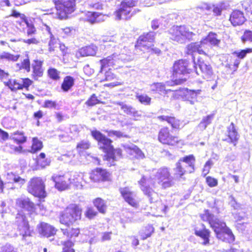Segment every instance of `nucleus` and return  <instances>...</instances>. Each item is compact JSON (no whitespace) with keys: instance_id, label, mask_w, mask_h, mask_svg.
Listing matches in <instances>:
<instances>
[{"instance_id":"nucleus-33","label":"nucleus","mask_w":252,"mask_h":252,"mask_svg":"<svg viewBox=\"0 0 252 252\" xmlns=\"http://www.w3.org/2000/svg\"><path fill=\"white\" fill-rule=\"evenodd\" d=\"M90 147V143L87 140H82L78 143L76 146V150L80 157H88L90 153L88 150Z\"/></svg>"},{"instance_id":"nucleus-16","label":"nucleus","mask_w":252,"mask_h":252,"mask_svg":"<svg viewBox=\"0 0 252 252\" xmlns=\"http://www.w3.org/2000/svg\"><path fill=\"white\" fill-rule=\"evenodd\" d=\"M200 91V90L194 91L186 89L182 92L174 91V95L177 94L182 96L183 100L191 105H194L197 102V94Z\"/></svg>"},{"instance_id":"nucleus-43","label":"nucleus","mask_w":252,"mask_h":252,"mask_svg":"<svg viewBox=\"0 0 252 252\" xmlns=\"http://www.w3.org/2000/svg\"><path fill=\"white\" fill-rule=\"evenodd\" d=\"M5 86L8 87L12 91H16L18 90H22L21 81L19 80H8L5 82Z\"/></svg>"},{"instance_id":"nucleus-48","label":"nucleus","mask_w":252,"mask_h":252,"mask_svg":"<svg viewBox=\"0 0 252 252\" xmlns=\"http://www.w3.org/2000/svg\"><path fill=\"white\" fill-rule=\"evenodd\" d=\"M252 53V48H247L240 51H236L232 53L238 59L242 60L245 58L248 54Z\"/></svg>"},{"instance_id":"nucleus-17","label":"nucleus","mask_w":252,"mask_h":252,"mask_svg":"<svg viewBox=\"0 0 252 252\" xmlns=\"http://www.w3.org/2000/svg\"><path fill=\"white\" fill-rule=\"evenodd\" d=\"M119 191L126 202L132 207H136L137 206V202L136 200V194L129 188H120Z\"/></svg>"},{"instance_id":"nucleus-11","label":"nucleus","mask_w":252,"mask_h":252,"mask_svg":"<svg viewBox=\"0 0 252 252\" xmlns=\"http://www.w3.org/2000/svg\"><path fill=\"white\" fill-rule=\"evenodd\" d=\"M185 81L184 79H175L174 81L166 82L165 84L162 83H155L150 85V90L153 92L158 93L160 94H166L169 92H173L174 91L171 89H166V86H172L174 85H179L182 84Z\"/></svg>"},{"instance_id":"nucleus-60","label":"nucleus","mask_w":252,"mask_h":252,"mask_svg":"<svg viewBox=\"0 0 252 252\" xmlns=\"http://www.w3.org/2000/svg\"><path fill=\"white\" fill-rule=\"evenodd\" d=\"M28 28L27 30V35L30 37L32 36V34H34L36 32V29L34 25L32 23H27L26 24Z\"/></svg>"},{"instance_id":"nucleus-51","label":"nucleus","mask_w":252,"mask_h":252,"mask_svg":"<svg viewBox=\"0 0 252 252\" xmlns=\"http://www.w3.org/2000/svg\"><path fill=\"white\" fill-rule=\"evenodd\" d=\"M136 98L143 104L149 105L151 103V98L147 94H137Z\"/></svg>"},{"instance_id":"nucleus-29","label":"nucleus","mask_w":252,"mask_h":252,"mask_svg":"<svg viewBox=\"0 0 252 252\" xmlns=\"http://www.w3.org/2000/svg\"><path fill=\"white\" fill-rule=\"evenodd\" d=\"M229 20L233 26L242 25L246 19L244 14L240 10H235L230 15Z\"/></svg>"},{"instance_id":"nucleus-45","label":"nucleus","mask_w":252,"mask_h":252,"mask_svg":"<svg viewBox=\"0 0 252 252\" xmlns=\"http://www.w3.org/2000/svg\"><path fill=\"white\" fill-rule=\"evenodd\" d=\"M94 204L100 213L104 214L106 212L107 205L104 200L100 198H97L94 200Z\"/></svg>"},{"instance_id":"nucleus-62","label":"nucleus","mask_w":252,"mask_h":252,"mask_svg":"<svg viewBox=\"0 0 252 252\" xmlns=\"http://www.w3.org/2000/svg\"><path fill=\"white\" fill-rule=\"evenodd\" d=\"M105 81H111L113 79H117V76L115 75L109 68L108 71L105 72Z\"/></svg>"},{"instance_id":"nucleus-53","label":"nucleus","mask_w":252,"mask_h":252,"mask_svg":"<svg viewBox=\"0 0 252 252\" xmlns=\"http://www.w3.org/2000/svg\"><path fill=\"white\" fill-rule=\"evenodd\" d=\"M48 76L53 80H58L60 78V72L56 68L50 67L47 70Z\"/></svg>"},{"instance_id":"nucleus-10","label":"nucleus","mask_w":252,"mask_h":252,"mask_svg":"<svg viewBox=\"0 0 252 252\" xmlns=\"http://www.w3.org/2000/svg\"><path fill=\"white\" fill-rule=\"evenodd\" d=\"M15 223L23 239L26 240L27 237L31 236V231L28 222L23 213H19L17 214Z\"/></svg>"},{"instance_id":"nucleus-42","label":"nucleus","mask_w":252,"mask_h":252,"mask_svg":"<svg viewBox=\"0 0 252 252\" xmlns=\"http://www.w3.org/2000/svg\"><path fill=\"white\" fill-rule=\"evenodd\" d=\"M159 120L161 121H165L171 125L172 127L174 128H178L180 126L179 121L175 117H169L168 116H160L158 117Z\"/></svg>"},{"instance_id":"nucleus-1","label":"nucleus","mask_w":252,"mask_h":252,"mask_svg":"<svg viewBox=\"0 0 252 252\" xmlns=\"http://www.w3.org/2000/svg\"><path fill=\"white\" fill-rule=\"evenodd\" d=\"M153 172L154 177L151 176L150 179L146 180L145 177L143 176L141 180L139 181L141 190L144 194L149 198L150 202L156 200L158 198V194L149 187V183L155 186V182L157 181L163 189L171 187L173 184V178L168 168L163 167L158 169L156 172Z\"/></svg>"},{"instance_id":"nucleus-38","label":"nucleus","mask_w":252,"mask_h":252,"mask_svg":"<svg viewBox=\"0 0 252 252\" xmlns=\"http://www.w3.org/2000/svg\"><path fill=\"white\" fill-rule=\"evenodd\" d=\"M214 117L215 114H211L203 117L198 126L199 128L201 130L205 129L207 126L211 124Z\"/></svg>"},{"instance_id":"nucleus-54","label":"nucleus","mask_w":252,"mask_h":252,"mask_svg":"<svg viewBox=\"0 0 252 252\" xmlns=\"http://www.w3.org/2000/svg\"><path fill=\"white\" fill-rule=\"evenodd\" d=\"M95 161L99 165L106 164L107 166H111L115 165L116 158H102V161H101L99 158H95Z\"/></svg>"},{"instance_id":"nucleus-35","label":"nucleus","mask_w":252,"mask_h":252,"mask_svg":"<svg viewBox=\"0 0 252 252\" xmlns=\"http://www.w3.org/2000/svg\"><path fill=\"white\" fill-rule=\"evenodd\" d=\"M75 80V79L71 76H65L61 85L62 90L64 93L68 92L74 85Z\"/></svg>"},{"instance_id":"nucleus-37","label":"nucleus","mask_w":252,"mask_h":252,"mask_svg":"<svg viewBox=\"0 0 252 252\" xmlns=\"http://www.w3.org/2000/svg\"><path fill=\"white\" fill-rule=\"evenodd\" d=\"M61 230L64 235L66 236L67 238L70 239L76 238L80 233V230L77 228H61Z\"/></svg>"},{"instance_id":"nucleus-5","label":"nucleus","mask_w":252,"mask_h":252,"mask_svg":"<svg viewBox=\"0 0 252 252\" xmlns=\"http://www.w3.org/2000/svg\"><path fill=\"white\" fill-rule=\"evenodd\" d=\"M81 210L76 204L68 206L60 214V221L61 223L69 226L81 219Z\"/></svg>"},{"instance_id":"nucleus-58","label":"nucleus","mask_w":252,"mask_h":252,"mask_svg":"<svg viewBox=\"0 0 252 252\" xmlns=\"http://www.w3.org/2000/svg\"><path fill=\"white\" fill-rule=\"evenodd\" d=\"M243 8L245 9L246 13H252V0H249L244 2L242 4Z\"/></svg>"},{"instance_id":"nucleus-46","label":"nucleus","mask_w":252,"mask_h":252,"mask_svg":"<svg viewBox=\"0 0 252 252\" xmlns=\"http://www.w3.org/2000/svg\"><path fill=\"white\" fill-rule=\"evenodd\" d=\"M183 164V166H186V169L185 170V172H188L191 173L194 170L193 163L195 161V158H183L180 160Z\"/></svg>"},{"instance_id":"nucleus-28","label":"nucleus","mask_w":252,"mask_h":252,"mask_svg":"<svg viewBox=\"0 0 252 252\" xmlns=\"http://www.w3.org/2000/svg\"><path fill=\"white\" fill-rule=\"evenodd\" d=\"M16 205L17 207L27 210L33 211L34 209V205L29 198L26 197H21L16 199Z\"/></svg>"},{"instance_id":"nucleus-25","label":"nucleus","mask_w":252,"mask_h":252,"mask_svg":"<svg viewBox=\"0 0 252 252\" xmlns=\"http://www.w3.org/2000/svg\"><path fill=\"white\" fill-rule=\"evenodd\" d=\"M43 61L38 60H34L32 64V68L33 78L37 80L43 76L44 69L42 67Z\"/></svg>"},{"instance_id":"nucleus-64","label":"nucleus","mask_w":252,"mask_h":252,"mask_svg":"<svg viewBox=\"0 0 252 252\" xmlns=\"http://www.w3.org/2000/svg\"><path fill=\"white\" fill-rule=\"evenodd\" d=\"M1 252H16V251L12 245L6 244L2 247Z\"/></svg>"},{"instance_id":"nucleus-14","label":"nucleus","mask_w":252,"mask_h":252,"mask_svg":"<svg viewBox=\"0 0 252 252\" xmlns=\"http://www.w3.org/2000/svg\"><path fill=\"white\" fill-rule=\"evenodd\" d=\"M55 183V187L60 190L68 189L71 184V175L69 173L63 175L54 174L51 178Z\"/></svg>"},{"instance_id":"nucleus-47","label":"nucleus","mask_w":252,"mask_h":252,"mask_svg":"<svg viewBox=\"0 0 252 252\" xmlns=\"http://www.w3.org/2000/svg\"><path fill=\"white\" fill-rule=\"evenodd\" d=\"M10 139H13L18 143H23L27 140V137L24 136L23 132L19 131L13 133L10 137Z\"/></svg>"},{"instance_id":"nucleus-49","label":"nucleus","mask_w":252,"mask_h":252,"mask_svg":"<svg viewBox=\"0 0 252 252\" xmlns=\"http://www.w3.org/2000/svg\"><path fill=\"white\" fill-rule=\"evenodd\" d=\"M58 245H63L64 246L62 252H75L74 250L71 248L74 245L73 242L71 240L67 241H61L58 242Z\"/></svg>"},{"instance_id":"nucleus-30","label":"nucleus","mask_w":252,"mask_h":252,"mask_svg":"<svg viewBox=\"0 0 252 252\" xmlns=\"http://www.w3.org/2000/svg\"><path fill=\"white\" fill-rule=\"evenodd\" d=\"M122 146L129 155L134 156L135 158H143L144 155L142 151L136 145L130 143L123 144Z\"/></svg>"},{"instance_id":"nucleus-20","label":"nucleus","mask_w":252,"mask_h":252,"mask_svg":"<svg viewBox=\"0 0 252 252\" xmlns=\"http://www.w3.org/2000/svg\"><path fill=\"white\" fill-rule=\"evenodd\" d=\"M210 226L214 229L216 236L218 238H222V234L220 233L224 229L228 231V227L226 226V223L219 220L215 216L210 222Z\"/></svg>"},{"instance_id":"nucleus-36","label":"nucleus","mask_w":252,"mask_h":252,"mask_svg":"<svg viewBox=\"0 0 252 252\" xmlns=\"http://www.w3.org/2000/svg\"><path fill=\"white\" fill-rule=\"evenodd\" d=\"M6 179L9 181V182H13L14 183L17 184L20 187L24 185L26 182V180L18 175L13 173L12 172L7 173L6 175Z\"/></svg>"},{"instance_id":"nucleus-61","label":"nucleus","mask_w":252,"mask_h":252,"mask_svg":"<svg viewBox=\"0 0 252 252\" xmlns=\"http://www.w3.org/2000/svg\"><path fill=\"white\" fill-rule=\"evenodd\" d=\"M50 38L48 46L49 50L51 52L54 50L55 46L57 43V40L52 34L50 35Z\"/></svg>"},{"instance_id":"nucleus-22","label":"nucleus","mask_w":252,"mask_h":252,"mask_svg":"<svg viewBox=\"0 0 252 252\" xmlns=\"http://www.w3.org/2000/svg\"><path fill=\"white\" fill-rule=\"evenodd\" d=\"M201 40L206 50L208 49L210 46H218L220 42V39L218 38V34L213 32H210Z\"/></svg>"},{"instance_id":"nucleus-41","label":"nucleus","mask_w":252,"mask_h":252,"mask_svg":"<svg viewBox=\"0 0 252 252\" xmlns=\"http://www.w3.org/2000/svg\"><path fill=\"white\" fill-rule=\"evenodd\" d=\"M43 148L42 142L37 137H33L32 139V145L31 149L28 151L31 153H36L40 151Z\"/></svg>"},{"instance_id":"nucleus-19","label":"nucleus","mask_w":252,"mask_h":252,"mask_svg":"<svg viewBox=\"0 0 252 252\" xmlns=\"http://www.w3.org/2000/svg\"><path fill=\"white\" fill-rule=\"evenodd\" d=\"M117 104L120 106L121 109L125 114L132 116L134 121H137L141 117V112L137 110L131 105L126 104L123 102H119Z\"/></svg>"},{"instance_id":"nucleus-4","label":"nucleus","mask_w":252,"mask_h":252,"mask_svg":"<svg viewBox=\"0 0 252 252\" xmlns=\"http://www.w3.org/2000/svg\"><path fill=\"white\" fill-rule=\"evenodd\" d=\"M169 34L170 39L180 43H185L187 40H193L196 35L185 26L173 27L169 30Z\"/></svg>"},{"instance_id":"nucleus-7","label":"nucleus","mask_w":252,"mask_h":252,"mask_svg":"<svg viewBox=\"0 0 252 252\" xmlns=\"http://www.w3.org/2000/svg\"><path fill=\"white\" fill-rule=\"evenodd\" d=\"M45 184L40 177H33L29 181L27 190L34 196L44 198L46 196Z\"/></svg>"},{"instance_id":"nucleus-40","label":"nucleus","mask_w":252,"mask_h":252,"mask_svg":"<svg viewBox=\"0 0 252 252\" xmlns=\"http://www.w3.org/2000/svg\"><path fill=\"white\" fill-rule=\"evenodd\" d=\"M228 231L226 229H224L220 233L222 234V238H218L219 240H221L223 242H225L228 243H231L234 241L235 237L232 233V231L228 228Z\"/></svg>"},{"instance_id":"nucleus-52","label":"nucleus","mask_w":252,"mask_h":252,"mask_svg":"<svg viewBox=\"0 0 252 252\" xmlns=\"http://www.w3.org/2000/svg\"><path fill=\"white\" fill-rule=\"evenodd\" d=\"M241 38L244 44L252 43V31L250 30L245 31Z\"/></svg>"},{"instance_id":"nucleus-13","label":"nucleus","mask_w":252,"mask_h":252,"mask_svg":"<svg viewBox=\"0 0 252 252\" xmlns=\"http://www.w3.org/2000/svg\"><path fill=\"white\" fill-rule=\"evenodd\" d=\"M158 140L163 144L172 146L176 145L181 142L178 137L170 134L169 130L167 127L162 128L159 130Z\"/></svg>"},{"instance_id":"nucleus-63","label":"nucleus","mask_w":252,"mask_h":252,"mask_svg":"<svg viewBox=\"0 0 252 252\" xmlns=\"http://www.w3.org/2000/svg\"><path fill=\"white\" fill-rule=\"evenodd\" d=\"M97 213L93 208H88L85 213V216L89 219H93L96 216Z\"/></svg>"},{"instance_id":"nucleus-2","label":"nucleus","mask_w":252,"mask_h":252,"mask_svg":"<svg viewBox=\"0 0 252 252\" xmlns=\"http://www.w3.org/2000/svg\"><path fill=\"white\" fill-rule=\"evenodd\" d=\"M91 135L98 142L99 149L106 154V158H116V157L121 156L122 150L120 148L114 149L112 144L113 141L99 131L92 130Z\"/></svg>"},{"instance_id":"nucleus-59","label":"nucleus","mask_w":252,"mask_h":252,"mask_svg":"<svg viewBox=\"0 0 252 252\" xmlns=\"http://www.w3.org/2000/svg\"><path fill=\"white\" fill-rule=\"evenodd\" d=\"M20 68L25 69L27 72H29L31 70V63L28 57L27 59H24L21 63Z\"/></svg>"},{"instance_id":"nucleus-55","label":"nucleus","mask_w":252,"mask_h":252,"mask_svg":"<svg viewBox=\"0 0 252 252\" xmlns=\"http://www.w3.org/2000/svg\"><path fill=\"white\" fill-rule=\"evenodd\" d=\"M106 132H107V134L108 136L112 137L113 136H115L118 138L121 137H126L128 138L129 136L126 134H124L123 132L118 130H107Z\"/></svg>"},{"instance_id":"nucleus-3","label":"nucleus","mask_w":252,"mask_h":252,"mask_svg":"<svg viewBox=\"0 0 252 252\" xmlns=\"http://www.w3.org/2000/svg\"><path fill=\"white\" fill-rule=\"evenodd\" d=\"M138 0H124L119 6V8L114 13L116 19L128 20L140 11L138 9H132L135 6Z\"/></svg>"},{"instance_id":"nucleus-24","label":"nucleus","mask_w":252,"mask_h":252,"mask_svg":"<svg viewBox=\"0 0 252 252\" xmlns=\"http://www.w3.org/2000/svg\"><path fill=\"white\" fill-rule=\"evenodd\" d=\"M86 16L87 21L93 24L102 22L107 18V15L97 12L88 11Z\"/></svg>"},{"instance_id":"nucleus-23","label":"nucleus","mask_w":252,"mask_h":252,"mask_svg":"<svg viewBox=\"0 0 252 252\" xmlns=\"http://www.w3.org/2000/svg\"><path fill=\"white\" fill-rule=\"evenodd\" d=\"M195 234L200 237L203 241L201 244L203 245H207L209 244V238L210 236V231L206 228L204 224H202V228H199L197 227L194 229Z\"/></svg>"},{"instance_id":"nucleus-57","label":"nucleus","mask_w":252,"mask_h":252,"mask_svg":"<svg viewBox=\"0 0 252 252\" xmlns=\"http://www.w3.org/2000/svg\"><path fill=\"white\" fill-rule=\"evenodd\" d=\"M99 103L100 101L97 99L96 95L93 94L85 104L88 106H93Z\"/></svg>"},{"instance_id":"nucleus-21","label":"nucleus","mask_w":252,"mask_h":252,"mask_svg":"<svg viewBox=\"0 0 252 252\" xmlns=\"http://www.w3.org/2000/svg\"><path fill=\"white\" fill-rule=\"evenodd\" d=\"M226 132L227 133V137L225 139H223V140L228 143H231L233 144L234 146H236L239 139L240 135L233 123H231V124L227 126Z\"/></svg>"},{"instance_id":"nucleus-32","label":"nucleus","mask_w":252,"mask_h":252,"mask_svg":"<svg viewBox=\"0 0 252 252\" xmlns=\"http://www.w3.org/2000/svg\"><path fill=\"white\" fill-rule=\"evenodd\" d=\"M97 51V47L94 45H90L83 47L79 49L76 53V56L87 57L89 56H94L95 55Z\"/></svg>"},{"instance_id":"nucleus-15","label":"nucleus","mask_w":252,"mask_h":252,"mask_svg":"<svg viewBox=\"0 0 252 252\" xmlns=\"http://www.w3.org/2000/svg\"><path fill=\"white\" fill-rule=\"evenodd\" d=\"M156 33L150 32L139 36L135 46L140 49L142 48L148 49L151 47L155 38Z\"/></svg>"},{"instance_id":"nucleus-26","label":"nucleus","mask_w":252,"mask_h":252,"mask_svg":"<svg viewBox=\"0 0 252 252\" xmlns=\"http://www.w3.org/2000/svg\"><path fill=\"white\" fill-rule=\"evenodd\" d=\"M187 53L192 54L194 53H198L199 54H205L206 49L201 40L199 42H193L189 44L187 47Z\"/></svg>"},{"instance_id":"nucleus-18","label":"nucleus","mask_w":252,"mask_h":252,"mask_svg":"<svg viewBox=\"0 0 252 252\" xmlns=\"http://www.w3.org/2000/svg\"><path fill=\"white\" fill-rule=\"evenodd\" d=\"M110 174L105 169L97 168L90 174V179L94 182L105 181L108 180Z\"/></svg>"},{"instance_id":"nucleus-34","label":"nucleus","mask_w":252,"mask_h":252,"mask_svg":"<svg viewBox=\"0 0 252 252\" xmlns=\"http://www.w3.org/2000/svg\"><path fill=\"white\" fill-rule=\"evenodd\" d=\"M50 163V158H32L30 160L32 166L36 170L44 168L46 166L49 165Z\"/></svg>"},{"instance_id":"nucleus-12","label":"nucleus","mask_w":252,"mask_h":252,"mask_svg":"<svg viewBox=\"0 0 252 252\" xmlns=\"http://www.w3.org/2000/svg\"><path fill=\"white\" fill-rule=\"evenodd\" d=\"M192 58L193 61V69L195 73L198 75L200 74V73L197 68V65H198L200 72L202 73L203 77L207 80L210 79L213 75V70L211 65L200 59L198 60L197 64H196L193 56H192Z\"/></svg>"},{"instance_id":"nucleus-9","label":"nucleus","mask_w":252,"mask_h":252,"mask_svg":"<svg viewBox=\"0 0 252 252\" xmlns=\"http://www.w3.org/2000/svg\"><path fill=\"white\" fill-rule=\"evenodd\" d=\"M192 70L189 68L188 61L186 60H179L174 64L173 75L174 78H176L175 79L177 80L184 79L185 81L182 83H183L186 81V78L181 77L180 76L181 75H187L192 72Z\"/></svg>"},{"instance_id":"nucleus-31","label":"nucleus","mask_w":252,"mask_h":252,"mask_svg":"<svg viewBox=\"0 0 252 252\" xmlns=\"http://www.w3.org/2000/svg\"><path fill=\"white\" fill-rule=\"evenodd\" d=\"M86 175L83 173H75L71 176V184L74 185L77 188H82L83 183H86Z\"/></svg>"},{"instance_id":"nucleus-39","label":"nucleus","mask_w":252,"mask_h":252,"mask_svg":"<svg viewBox=\"0 0 252 252\" xmlns=\"http://www.w3.org/2000/svg\"><path fill=\"white\" fill-rule=\"evenodd\" d=\"M58 32L63 38L72 37L76 33V30L73 27H66L64 28H61L59 30Z\"/></svg>"},{"instance_id":"nucleus-6","label":"nucleus","mask_w":252,"mask_h":252,"mask_svg":"<svg viewBox=\"0 0 252 252\" xmlns=\"http://www.w3.org/2000/svg\"><path fill=\"white\" fill-rule=\"evenodd\" d=\"M131 60V57L124 53H122L119 54L114 53L112 55L100 60V72L102 73L106 68L111 66L113 67L117 63H119L120 61L127 62L130 61Z\"/></svg>"},{"instance_id":"nucleus-8","label":"nucleus","mask_w":252,"mask_h":252,"mask_svg":"<svg viewBox=\"0 0 252 252\" xmlns=\"http://www.w3.org/2000/svg\"><path fill=\"white\" fill-rule=\"evenodd\" d=\"M53 1L60 19L66 18L67 14L74 10L75 0H53Z\"/></svg>"},{"instance_id":"nucleus-50","label":"nucleus","mask_w":252,"mask_h":252,"mask_svg":"<svg viewBox=\"0 0 252 252\" xmlns=\"http://www.w3.org/2000/svg\"><path fill=\"white\" fill-rule=\"evenodd\" d=\"M183 164L180 160V162L177 163L176 168L174 169V176L176 178H182V176L184 174L185 169L182 168Z\"/></svg>"},{"instance_id":"nucleus-27","label":"nucleus","mask_w":252,"mask_h":252,"mask_svg":"<svg viewBox=\"0 0 252 252\" xmlns=\"http://www.w3.org/2000/svg\"><path fill=\"white\" fill-rule=\"evenodd\" d=\"M38 228L39 234L46 237L53 236L56 232V229L55 227L45 222H41L38 226Z\"/></svg>"},{"instance_id":"nucleus-44","label":"nucleus","mask_w":252,"mask_h":252,"mask_svg":"<svg viewBox=\"0 0 252 252\" xmlns=\"http://www.w3.org/2000/svg\"><path fill=\"white\" fill-rule=\"evenodd\" d=\"M19 57V55H15L7 52H2L0 54V60L2 61L16 62Z\"/></svg>"},{"instance_id":"nucleus-56","label":"nucleus","mask_w":252,"mask_h":252,"mask_svg":"<svg viewBox=\"0 0 252 252\" xmlns=\"http://www.w3.org/2000/svg\"><path fill=\"white\" fill-rule=\"evenodd\" d=\"M215 216L210 213L208 210H205L204 213L200 215V217L203 221H206L210 224Z\"/></svg>"}]
</instances>
